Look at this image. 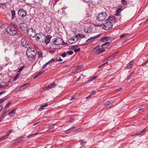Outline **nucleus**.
<instances>
[{
	"label": "nucleus",
	"instance_id": "obj_1",
	"mask_svg": "<svg viewBox=\"0 0 148 148\" xmlns=\"http://www.w3.org/2000/svg\"><path fill=\"white\" fill-rule=\"evenodd\" d=\"M18 32V26L15 24L11 23L10 25L6 29V33L9 35L14 36Z\"/></svg>",
	"mask_w": 148,
	"mask_h": 148
},
{
	"label": "nucleus",
	"instance_id": "obj_2",
	"mask_svg": "<svg viewBox=\"0 0 148 148\" xmlns=\"http://www.w3.org/2000/svg\"><path fill=\"white\" fill-rule=\"evenodd\" d=\"M106 16V14L105 12H102L98 14L96 17V19L99 21L102 22L105 19Z\"/></svg>",
	"mask_w": 148,
	"mask_h": 148
},
{
	"label": "nucleus",
	"instance_id": "obj_3",
	"mask_svg": "<svg viewBox=\"0 0 148 148\" xmlns=\"http://www.w3.org/2000/svg\"><path fill=\"white\" fill-rule=\"evenodd\" d=\"M103 28L105 30H108L111 29L113 26L112 23L110 21H108L105 24H102Z\"/></svg>",
	"mask_w": 148,
	"mask_h": 148
},
{
	"label": "nucleus",
	"instance_id": "obj_4",
	"mask_svg": "<svg viewBox=\"0 0 148 148\" xmlns=\"http://www.w3.org/2000/svg\"><path fill=\"white\" fill-rule=\"evenodd\" d=\"M105 51L104 49H103L100 46H97L93 50V51L97 54H99Z\"/></svg>",
	"mask_w": 148,
	"mask_h": 148
},
{
	"label": "nucleus",
	"instance_id": "obj_5",
	"mask_svg": "<svg viewBox=\"0 0 148 148\" xmlns=\"http://www.w3.org/2000/svg\"><path fill=\"white\" fill-rule=\"evenodd\" d=\"M27 32L28 36L34 38L36 36L35 30L32 28L28 29Z\"/></svg>",
	"mask_w": 148,
	"mask_h": 148
},
{
	"label": "nucleus",
	"instance_id": "obj_6",
	"mask_svg": "<svg viewBox=\"0 0 148 148\" xmlns=\"http://www.w3.org/2000/svg\"><path fill=\"white\" fill-rule=\"evenodd\" d=\"M62 42V39L60 38H54L52 40V42L56 45H61Z\"/></svg>",
	"mask_w": 148,
	"mask_h": 148
},
{
	"label": "nucleus",
	"instance_id": "obj_7",
	"mask_svg": "<svg viewBox=\"0 0 148 148\" xmlns=\"http://www.w3.org/2000/svg\"><path fill=\"white\" fill-rule=\"evenodd\" d=\"M18 14L19 16L21 17H23L26 15L27 12L24 9H22L18 10Z\"/></svg>",
	"mask_w": 148,
	"mask_h": 148
},
{
	"label": "nucleus",
	"instance_id": "obj_8",
	"mask_svg": "<svg viewBox=\"0 0 148 148\" xmlns=\"http://www.w3.org/2000/svg\"><path fill=\"white\" fill-rule=\"evenodd\" d=\"M21 42L22 46L24 47L27 48L30 47V45L24 38L22 39Z\"/></svg>",
	"mask_w": 148,
	"mask_h": 148
},
{
	"label": "nucleus",
	"instance_id": "obj_9",
	"mask_svg": "<svg viewBox=\"0 0 148 148\" xmlns=\"http://www.w3.org/2000/svg\"><path fill=\"white\" fill-rule=\"evenodd\" d=\"M45 38V35L43 34H40L38 36L36 37V40H39L40 42H43L44 38Z\"/></svg>",
	"mask_w": 148,
	"mask_h": 148
},
{
	"label": "nucleus",
	"instance_id": "obj_10",
	"mask_svg": "<svg viewBox=\"0 0 148 148\" xmlns=\"http://www.w3.org/2000/svg\"><path fill=\"white\" fill-rule=\"evenodd\" d=\"M19 26L20 28L22 30L26 31L27 29L28 26L26 23H21L19 24Z\"/></svg>",
	"mask_w": 148,
	"mask_h": 148
},
{
	"label": "nucleus",
	"instance_id": "obj_11",
	"mask_svg": "<svg viewBox=\"0 0 148 148\" xmlns=\"http://www.w3.org/2000/svg\"><path fill=\"white\" fill-rule=\"evenodd\" d=\"M78 40V38L77 36H75L69 39L68 40V42L70 44H73L77 42Z\"/></svg>",
	"mask_w": 148,
	"mask_h": 148
},
{
	"label": "nucleus",
	"instance_id": "obj_12",
	"mask_svg": "<svg viewBox=\"0 0 148 148\" xmlns=\"http://www.w3.org/2000/svg\"><path fill=\"white\" fill-rule=\"evenodd\" d=\"M26 54L27 57L29 58H32V60H33V59H35V53H32L29 52V51L27 50L26 52Z\"/></svg>",
	"mask_w": 148,
	"mask_h": 148
},
{
	"label": "nucleus",
	"instance_id": "obj_13",
	"mask_svg": "<svg viewBox=\"0 0 148 148\" xmlns=\"http://www.w3.org/2000/svg\"><path fill=\"white\" fill-rule=\"evenodd\" d=\"M101 35V34H99L95 36L92 37H91L89 39H88L86 41V42H91L93 40H95V39L99 37Z\"/></svg>",
	"mask_w": 148,
	"mask_h": 148
},
{
	"label": "nucleus",
	"instance_id": "obj_14",
	"mask_svg": "<svg viewBox=\"0 0 148 148\" xmlns=\"http://www.w3.org/2000/svg\"><path fill=\"white\" fill-rule=\"evenodd\" d=\"M51 36L49 35H47V36H45V38H44L43 42L47 45L50 41L51 39Z\"/></svg>",
	"mask_w": 148,
	"mask_h": 148
},
{
	"label": "nucleus",
	"instance_id": "obj_15",
	"mask_svg": "<svg viewBox=\"0 0 148 148\" xmlns=\"http://www.w3.org/2000/svg\"><path fill=\"white\" fill-rule=\"evenodd\" d=\"M56 84L55 82H53L52 83L50 84H49L46 87V88L47 90H49L50 89H51L54 88L56 86Z\"/></svg>",
	"mask_w": 148,
	"mask_h": 148
},
{
	"label": "nucleus",
	"instance_id": "obj_16",
	"mask_svg": "<svg viewBox=\"0 0 148 148\" xmlns=\"http://www.w3.org/2000/svg\"><path fill=\"white\" fill-rule=\"evenodd\" d=\"M28 49H27V50L28 51H29V52H31V53H35L36 55V54L37 51L36 50V49L35 48L31 47L30 48V47H29V48H27Z\"/></svg>",
	"mask_w": 148,
	"mask_h": 148
},
{
	"label": "nucleus",
	"instance_id": "obj_17",
	"mask_svg": "<svg viewBox=\"0 0 148 148\" xmlns=\"http://www.w3.org/2000/svg\"><path fill=\"white\" fill-rule=\"evenodd\" d=\"M134 63V61H130L127 64L125 68L128 69H131L133 66Z\"/></svg>",
	"mask_w": 148,
	"mask_h": 148
},
{
	"label": "nucleus",
	"instance_id": "obj_18",
	"mask_svg": "<svg viewBox=\"0 0 148 148\" xmlns=\"http://www.w3.org/2000/svg\"><path fill=\"white\" fill-rule=\"evenodd\" d=\"M145 129H144L143 130L136 132L135 134L133 135V136H135L136 135L140 136L143 135L144 134V131H145Z\"/></svg>",
	"mask_w": 148,
	"mask_h": 148
},
{
	"label": "nucleus",
	"instance_id": "obj_19",
	"mask_svg": "<svg viewBox=\"0 0 148 148\" xmlns=\"http://www.w3.org/2000/svg\"><path fill=\"white\" fill-rule=\"evenodd\" d=\"M109 21L112 22V23L113 22H116V18L114 16H112L109 17L108 18Z\"/></svg>",
	"mask_w": 148,
	"mask_h": 148
},
{
	"label": "nucleus",
	"instance_id": "obj_20",
	"mask_svg": "<svg viewBox=\"0 0 148 148\" xmlns=\"http://www.w3.org/2000/svg\"><path fill=\"white\" fill-rule=\"evenodd\" d=\"M109 45V42H107L104 43V44L102 45L101 47L103 48L104 49L107 48L108 47Z\"/></svg>",
	"mask_w": 148,
	"mask_h": 148
},
{
	"label": "nucleus",
	"instance_id": "obj_21",
	"mask_svg": "<svg viewBox=\"0 0 148 148\" xmlns=\"http://www.w3.org/2000/svg\"><path fill=\"white\" fill-rule=\"evenodd\" d=\"M123 9L121 8H119L116 11L115 15L116 16H119L120 15L121 12Z\"/></svg>",
	"mask_w": 148,
	"mask_h": 148
},
{
	"label": "nucleus",
	"instance_id": "obj_22",
	"mask_svg": "<svg viewBox=\"0 0 148 148\" xmlns=\"http://www.w3.org/2000/svg\"><path fill=\"white\" fill-rule=\"evenodd\" d=\"M109 38V37H105L103 38H102L101 39V42L102 43L106 42L107 41Z\"/></svg>",
	"mask_w": 148,
	"mask_h": 148
},
{
	"label": "nucleus",
	"instance_id": "obj_23",
	"mask_svg": "<svg viewBox=\"0 0 148 148\" xmlns=\"http://www.w3.org/2000/svg\"><path fill=\"white\" fill-rule=\"evenodd\" d=\"M16 110L15 109L13 110L11 112H10L8 113L9 115L11 116H14L15 114Z\"/></svg>",
	"mask_w": 148,
	"mask_h": 148
},
{
	"label": "nucleus",
	"instance_id": "obj_24",
	"mask_svg": "<svg viewBox=\"0 0 148 148\" xmlns=\"http://www.w3.org/2000/svg\"><path fill=\"white\" fill-rule=\"evenodd\" d=\"M119 53V52H116L114 53L111 56H109V58L110 59H112V58H113L114 57L116 56V55L118 54Z\"/></svg>",
	"mask_w": 148,
	"mask_h": 148
},
{
	"label": "nucleus",
	"instance_id": "obj_25",
	"mask_svg": "<svg viewBox=\"0 0 148 148\" xmlns=\"http://www.w3.org/2000/svg\"><path fill=\"white\" fill-rule=\"evenodd\" d=\"M48 106V104L47 103H45L44 105H42L41 106L40 108H39V110H42L45 107L47 106Z\"/></svg>",
	"mask_w": 148,
	"mask_h": 148
},
{
	"label": "nucleus",
	"instance_id": "obj_26",
	"mask_svg": "<svg viewBox=\"0 0 148 148\" xmlns=\"http://www.w3.org/2000/svg\"><path fill=\"white\" fill-rule=\"evenodd\" d=\"M92 29L91 27H89L87 28L84 29V32L87 33H89L92 31Z\"/></svg>",
	"mask_w": 148,
	"mask_h": 148
},
{
	"label": "nucleus",
	"instance_id": "obj_27",
	"mask_svg": "<svg viewBox=\"0 0 148 148\" xmlns=\"http://www.w3.org/2000/svg\"><path fill=\"white\" fill-rule=\"evenodd\" d=\"M114 101L110 100V101H107L106 103L104 104L105 106H106L109 105L110 104H112L113 103Z\"/></svg>",
	"mask_w": 148,
	"mask_h": 148
},
{
	"label": "nucleus",
	"instance_id": "obj_28",
	"mask_svg": "<svg viewBox=\"0 0 148 148\" xmlns=\"http://www.w3.org/2000/svg\"><path fill=\"white\" fill-rule=\"evenodd\" d=\"M96 93V91L95 90H92V92L90 93V95H89L88 96L86 97V99H87L89 97H90L92 96L93 95H95Z\"/></svg>",
	"mask_w": 148,
	"mask_h": 148
},
{
	"label": "nucleus",
	"instance_id": "obj_29",
	"mask_svg": "<svg viewBox=\"0 0 148 148\" xmlns=\"http://www.w3.org/2000/svg\"><path fill=\"white\" fill-rule=\"evenodd\" d=\"M121 3L123 5H125L127 4V0H121Z\"/></svg>",
	"mask_w": 148,
	"mask_h": 148
},
{
	"label": "nucleus",
	"instance_id": "obj_30",
	"mask_svg": "<svg viewBox=\"0 0 148 148\" xmlns=\"http://www.w3.org/2000/svg\"><path fill=\"white\" fill-rule=\"evenodd\" d=\"M11 12L12 13V18L14 19L15 17V15L16 14L15 11L14 10L11 11Z\"/></svg>",
	"mask_w": 148,
	"mask_h": 148
},
{
	"label": "nucleus",
	"instance_id": "obj_31",
	"mask_svg": "<svg viewBox=\"0 0 148 148\" xmlns=\"http://www.w3.org/2000/svg\"><path fill=\"white\" fill-rule=\"evenodd\" d=\"M7 113V111H4L2 112V114L0 116V117L3 119V117Z\"/></svg>",
	"mask_w": 148,
	"mask_h": 148
},
{
	"label": "nucleus",
	"instance_id": "obj_32",
	"mask_svg": "<svg viewBox=\"0 0 148 148\" xmlns=\"http://www.w3.org/2000/svg\"><path fill=\"white\" fill-rule=\"evenodd\" d=\"M0 7L2 9H5L6 7V5L5 3H1L0 4Z\"/></svg>",
	"mask_w": 148,
	"mask_h": 148
},
{
	"label": "nucleus",
	"instance_id": "obj_33",
	"mask_svg": "<svg viewBox=\"0 0 148 148\" xmlns=\"http://www.w3.org/2000/svg\"><path fill=\"white\" fill-rule=\"evenodd\" d=\"M142 65L145 67L148 66V60H146L144 63L142 64Z\"/></svg>",
	"mask_w": 148,
	"mask_h": 148
},
{
	"label": "nucleus",
	"instance_id": "obj_34",
	"mask_svg": "<svg viewBox=\"0 0 148 148\" xmlns=\"http://www.w3.org/2000/svg\"><path fill=\"white\" fill-rule=\"evenodd\" d=\"M82 67V65H78L76 67L75 69L76 71L79 69H80Z\"/></svg>",
	"mask_w": 148,
	"mask_h": 148
},
{
	"label": "nucleus",
	"instance_id": "obj_35",
	"mask_svg": "<svg viewBox=\"0 0 148 148\" xmlns=\"http://www.w3.org/2000/svg\"><path fill=\"white\" fill-rule=\"evenodd\" d=\"M38 56L40 58H42V53L41 52H38Z\"/></svg>",
	"mask_w": 148,
	"mask_h": 148
},
{
	"label": "nucleus",
	"instance_id": "obj_36",
	"mask_svg": "<svg viewBox=\"0 0 148 148\" xmlns=\"http://www.w3.org/2000/svg\"><path fill=\"white\" fill-rule=\"evenodd\" d=\"M55 126V124H51L48 127L49 129H51L54 128Z\"/></svg>",
	"mask_w": 148,
	"mask_h": 148
},
{
	"label": "nucleus",
	"instance_id": "obj_37",
	"mask_svg": "<svg viewBox=\"0 0 148 148\" xmlns=\"http://www.w3.org/2000/svg\"><path fill=\"white\" fill-rule=\"evenodd\" d=\"M76 36H77V38L78 37H81V38H84L85 37L84 35H82V34H78L77 35H76Z\"/></svg>",
	"mask_w": 148,
	"mask_h": 148
},
{
	"label": "nucleus",
	"instance_id": "obj_38",
	"mask_svg": "<svg viewBox=\"0 0 148 148\" xmlns=\"http://www.w3.org/2000/svg\"><path fill=\"white\" fill-rule=\"evenodd\" d=\"M11 104V102H9L6 105V106H5V109H7V108H8L9 107V106Z\"/></svg>",
	"mask_w": 148,
	"mask_h": 148
},
{
	"label": "nucleus",
	"instance_id": "obj_39",
	"mask_svg": "<svg viewBox=\"0 0 148 148\" xmlns=\"http://www.w3.org/2000/svg\"><path fill=\"white\" fill-rule=\"evenodd\" d=\"M41 74V73H40V72L38 73L37 74L35 75L34 77V79H35L37 77H38Z\"/></svg>",
	"mask_w": 148,
	"mask_h": 148
},
{
	"label": "nucleus",
	"instance_id": "obj_40",
	"mask_svg": "<svg viewBox=\"0 0 148 148\" xmlns=\"http://www.w3.org/2000/svg\"><path fill=\"white\" fill-rule=\"evenodd\" d=\"M8 136V135H7L5 136L2 137L1 138H0V140H3L6 139L7 138Z\"/></svg>",
	"mask_w": 148,
	"mask_h": 148
},
{
	"label": "nucleus",
	"instance_id": "obj_41",
	"mask_svg": "<svg viewBox=\"0 0 148 148\" xmlns=\"http://www.w3.org/2000/svg\"><path fill=\"white\" fill-rule=\"evenodd\" d=\"M66 54L69 55H71L73 53V52L72 51H69L66 52Z\"/></svg>",
	"mask_w": 148,
	"mask_h": 148
},
{
	"label": "nucleus",
	"instance_id": "obj_42",
	"mask_svg": "<svg viewBox=\"0 0 148 148\" xmlns=\"http://www.w3.org/2000/svg\"><path fill=\"white\" fill-rule=\"evenodd\" d=\"M79 142L80 143V145H84L86 143V142H83L82 140H79Z\"/></svg>",
	"mask_w": 148,
	"mask_h": 148
},
{
	"label": "nucleus",
	"instance_id": "obj_43",
	"mask_svg": "<svg viewBox=\"0 0 148 148\" xmlns=\"http://www.w3.org/2000/svg\"><path fill=\"white\" fill-rule=\"evenodd\" d=\"M50 63V61H48L45 64H44L42 68H45L47 66L49 63Z\"/></svg>",
	"mask_w": 148,
	"mask_h": 148
},
{
	"label": "nucleus",
	"instance_id": "obj_44",
	"mask_svg": "<svg viewBox=\"0 0 148 148\" xmlns=\"http://www.w3.org/2000/svg\"><path fill=\"white\" fill-rule=\"evenodd\" d=\"M25 67V66H21L19 69L18 70V72H20L23 69V68Z\"/></svg>",
	"mask_w": 148,
	"mask_h": 148
},
{
	"label": "nucleus",
	"instance_id": "obj_45",
	"mask_svg": "<svg viewBox=\"0 0 148 148\" xmlns=\"http://www.w3.org/2000/svg\"><path fill=\"white\" fill-rule=\"evenodd\" d=\"M20 76V74L18 73H17L15 76V79L14 80H16L17 79V78Z\"/></svg>",
	"mask_w": 148,
	"mask_h": 148
},
{
	"label": "nucleus",
	"instance_id": "obj_46",
	"mask_svg": "<svg viewBox=\"0 0 148 148\" xmlns=\"http://www.w3.org/2000/svg\"><path fill=\"white\" fill-rule=\"evenodd\" d=\"M80 49L79 48H78L77 49H74V51L76 53L77 52L79 51H80Z\"/></svg>",
	"mask_w": 148,
	"mask_h": 148
},
{
	"label": "nucleus",
	"instance_id": "obj_47",
	"mask_svg": "<svg viewBox=\"0 0 148 148\" xmlns=\"http://www.w3.org/2000/svg\"><path fill=\"white\" fill-rule=\"evenodd\" d=\"M66 53L65 52H64L62 53V54L61 55V56H62V57H64L66 56Z\"/></svg>",
	"mask_w": 148,
	"mask_h": 148
},
{
	"label": "nucleus",
	"instance_id": "obj_48",
	"mask_svg": "<svg viewBox=\"0 0 148 148\" xmlns=\"http://www.w3.org/2000/svg\"><path fill=\"white\" fill-rule=\"evenodd\" d=\"M12 132V130H10L7 132V135H9V134Z\"/></svg>",
	"mask_w": 148,
	"mask_h": 148
},
{
	"label": "nucleus",
	"instance_id": "obj_49",
	"mask_svg": "<svg viewBox=\"0 0 148 148\" xmlns=\"http://www.w3.org/2000/svg\"><path fill=\"white\" fill-rule=\"evenodd\" d=\"M24 89V88H23V86H21L19 88H18V90L20 91H22Z\"/></svg>",
	"mask_w": 148,
	"mask_h": 148
},
{
	"label": "nucleus",
	"instance_id": "obj_50",
	"mask_svg": "<svg viewBox=\"0 0 148 148\" xmlns=\"http://www.w3.org/2000/svg\"><path fill=\"white\" fill-rule=\"evenodd\" d=\"M37 134L38 133H35L34 134H32L29 135L28 136V137L30 138L31 137V136H34L35 135H37Z\"/></svg>",
	"mask_w": 148,
	"mask_h": 148
},
{
	"label": "nucleus",
	"instance_id": "obj_51",
	"mask_svg": "<svg viewBox=\"0 0 148 148\" xmlns=\"http://www.w3.org/2000/svg\"><path fill=\"white\" fill-rule=\"evenodd\" d=\"M129 39H127L125 40V41H123L122 44H123L125 43H126L127 42H129Z\"/></svg>",
	"mask_w": 148,
	"mask_h": 148
},
{
	"label": "nucleus",
	"instance_id": "obj_52",
	"mask_svg": "<svg viewBox=\"0 0 148 148\" xmlns=\"http://www.w3.org/2000/svg\"><path fill=\"white\" fill-rule=\"evenodd\" d=\"M6 99H0V104L1 103L3 102Z\"/></svg>",
	"mask_w": 148,
	"mask_h": 148
},
{
	"label": "nucleus",
	"instance_id": "obj_53",
	"mask_svg": "<svg viewBox=\"0 0 148 148\" xmlns=\"http://www.w3.org/2000/svg\"><path fill=\"white\" fill-rule=\"evenodd\" d=\"M128 34V33H126V34H123L122 35H121V36H120V38H122L123 37H124V36H127V35Z\"/></svg>",
	"mask_w": 148,
	"mask_h": 148
},
{
	"label": "nucleus",
	"instance_id": "obj_54",
	"mask_svg": "<svg viewBox=\"0 0 148 148\" xmlns=\"http://www.w3.org/2000/svg\"><path fill=\"white\" fill-rule=\"evenodd\" d=\"M56 62L57 61H59V62H62V59L60 58H59L58 59V58L56 59Z\"/></svg>",
	"mask_w": 148,
	"mask_h": 148
},
{
	"label": "nucleus",
	"instance_id": "obj_55",
	"mask_svg": "<svg viewBox=\"0 0 148 148\" xmlns=\"http://www.w3.org/2000/svg\"><path fill=\"white\" fill-rule=\"evenodd\" d=\"M39 15L40 16L39 18L40 19H42L43 16V14L42 13H40Z\"/></svg>",
	"mask_w": 148,
	"mask_h": 148
},
{
	"label": "nucleus",
	"instance_id": "obj_56",
	"mask_svg": "<svg viewBox=\"0 0 148 148\" xmlns=\"http://www.w3.org/2000/svg\"><path fill=\"white\" fill-rule=\"evenodd\" d=\"M93 80H92V77H90L88 78V82H90L92 81Z\"/></svg>",
	"mask_w": 148,
	"mask_h": 148
},
{
	"label": "nucleus",
	"instance_id": "obj_57",
	"mask_svg": "<svg viewBox=\"0 0 148 148\" xmlns=\"http://www.w3.org/2000/svg\"><path fill=\"white\" fill-rule=\"evenodd\" d=\"M56 59H52L51 60H50L49 61H50V63H51V62H52L53 61H54L55 62H56Z\"/></svg>",
	"mask_w": 148,
	"mask_h": 148
},
{
	"label": "nucleus",
	"instance_id": "obj_58",
	"mask_svg": "<svg viewBox=\"0 0 148 148\" xmlns=\"http://www.w3.org/2000/svg\"><path fill=\"white\" fill-rule=\"evenodd\" d=\"M29 84H30V83L26 84H25L23 85L22 86H23V88H24V89H25L27 87L26 86L27 85Z\"/></svg>",
	"mask_w": 148,
	"mask_h": 148
},
{
	"label": "nucleus",
	"instance_id": "obj_59",
	"mask_svg": "<svg viewBox=\"0 0 148 148\" xmlns=\"http://www.w3.org/2000/svg\"><path fill=\"white\" fill-rule=\"evenodd\" d=\"M75 98V96H73L71 97V98L70 99V100H72L74 99Z\"/></svg>",
	"mask_w": 148,
	"mask_h": 148
},
{
	"label": "nucleus",
	"instance_id": "obj_60",
	"mask_svg": "<svg viewBox=\"0 0 148 148\" xmlns=\"http://www.w3.org/2000/svg\"><path fill=\"white\" fill-rule=\"evenodd\" d=\"M122 89V88H119L118 89H116V92H118V91H121Z\"/></svg>",
	"mask_w": 148,
	"mask_h": 148
},
{
	"label": "nucleus",
	"instance_id": "obj_61",
	"mask_svg": "<svg viewBox=\"0 0 148 148\" xmlns=\"http://www.w3.org/2000/svg\"><path fill=\"white\" fill-rule=\"evenodd\" d=\"M6 91L5 90H2L0 92V95L2 94L3 93L5 92Z\"/></svg>",
	"mask_w": 148,
	"mask_h": 148
},
{
	"label": "nucleus",
	"instance_id": "obj_62",
	"mask_svg": "<svg viewBox=\"0 0 148 148\" xmlns=\"http://www.w3.org/2000/svg\"><path fill=\"white\" fill-rule=\"evenodd\" d=\"M132 75L131 74H130L129 75L128 78H127V80H128L131 78Z\"/></svg>",
	"mask_w": 148,
	"mask_h": 148
},
{
	"label": "nucleus",
	"instance_id": "obj_63",
	"mask_svg": "<svg viewBox=\"0 0 148 148\" xmlns=\"http://www.w3.org/2000/svg\"><path fill=\"white\" fill-rule=\"evenodd\" d=\"M97 77V76H95V77H92V80H94L95 79H96Z\"/></svg>",
	"mask_w": 148,
	"mask_h": 148
},
{
	"label": "nucleus",
	"instance_id": "obj_64",
	"mask_svg": "<svg viewBox=\"0 0 148 148\" xmlns=\"http://www.w3.org/2000/svg\"><path fill=\"white\" fill-rule=\"evenodd\" d=\"M81 79V77H79L77 79V80L76 81L77 82H78V81L80 79Z\"/></svg>",
	"mask_w": 148,
	"mask_h": 148
}]
</instances>
